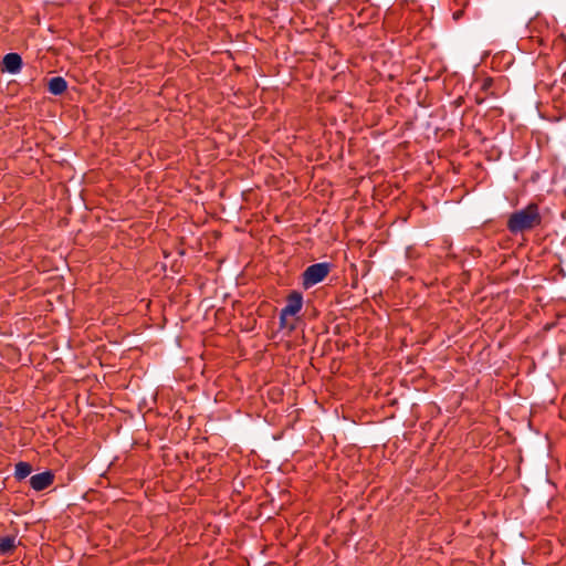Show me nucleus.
Masks as SVG:
<instances>
[{"label":"nucleus","mask_w":566,"mask_h":566,"mask_svg":"<svg viewBox=\"0 0 566 566\" xmlns=\"http://www.w3.org/2000/svg\"><path fill=\"white\" fill-rule=\"evenodd\" d=\"M48 88L51 94L61 95L66 91L67 82L61 76H55L49 81Z\"/></svg>","instance_id":"nucleus-6"},{"label":"nucleus","mask_w":566,"mask_h":566,"mask_svg":"<svg viewBox=\"0 0 566 566\" xmlns=\"http://www.w3.org/2000/svg\"><path fill=\"white\" fill-rule=\"evenodd\" d=\"M22 69V59L18 53H8L2 59V71L18 74Z\"/></svg>","instance_id":"nucleus-4"},{"label":"nucleus","mask_w":566,"mask_h":566,"mask_svg":"<svg viewBox=\"0 0 566 566\" xmlns=\"http://www.w3.org/2000/svg\"><path fill=\"white\" fill-rule=\"evenodd\" d=\"M287 314H284V312L281 310L280 312V328L282 329H285V328H290V329H293L294 326L293 325H289L287 324Z\"/></svg>","instance_id":"nucleus-9"},{"label":"nucleus","mask_w":566,"mask_h":566,"mask_svg":"<svg viewBox=\"0 0 566 566\" xmlns=\"http://www.w3.org/2000/svg\"><path fill=\"white\" fill-rule=\"evenodd\" d=\"M542 216L536 203H528L525 208L513 212L506 222L512 234H518L541 226Z\"/></svg>","instance_id":"nucleus-1"},{"label":"nucleus","mask_w":566,"mask_h":566,"mask_svg":"<svg viewBox=\"0 0 566 566\" xmlns=\"http://www.w3.org/2000/svg\"><path fill=\"white\" fill-rule=\"evenodd\" d=\"M331 272V264L327 262L322 263H315L306 268V270L303 273V286L304 289H310L322 281L325 280V277Z\"/></svg>","instance_id":"nucleus-2"},{"label":"nucleus","mask_w":566,"mask_h":566,"mask_svg":"<svg viewBox=\"0 0 566 566\" xmlns=\"http://www.w3.org/2000/svg\"><path fill=\"white\" fill-rule=\"evenodd\" d=\"M31 471V464H29L28 462H19L15 464L14 476L17 480H23L30 475Z\"/></svg>","instance_id":"nucleus-8"},{"label":"nucleus","mask_w":566,"mask_h":566,"mask_svg":"<svg viewBox=\"0 0 566 566\" xmlns=\"http://www.w3.org/2000/svg\"><path fill=\"white\" fill-rule=\"evenodd\" d=\"M303 306V296L298 292H292L286 300V305L282 308L284 314L290 316L296 315Z\"/></svg>","instance_id":"nucleus-5"},{"label":"nucleus","mask_w":566,"mask_h":566,"mask_svg":"<svg viewBox=\"0 0 566 566\" xmlns=\"http://www.w3.org/2000/svg\"><path fill=\"white\" fill-rule=\"evenodd\" d=\"M54 481V474L51 471L34 474L30 478V485L35 491H43Z\"/></svg>","instance_id":"nucleus-3"},{"label":"nucleus","mask_w":566,"mask_h":566,"mask_svg":"<svg viewBox=\"0 0 566 566\" xmlns=\"http://www.w3.org/2000/svg\"><path fill=\"white\" fill-rule=\"evenodd\" d=\"M17 547V537L13 535H8L0 537V554L1 555H10Z\"/></svg>","instance_id":"nucleus-7"}]
</instances>
